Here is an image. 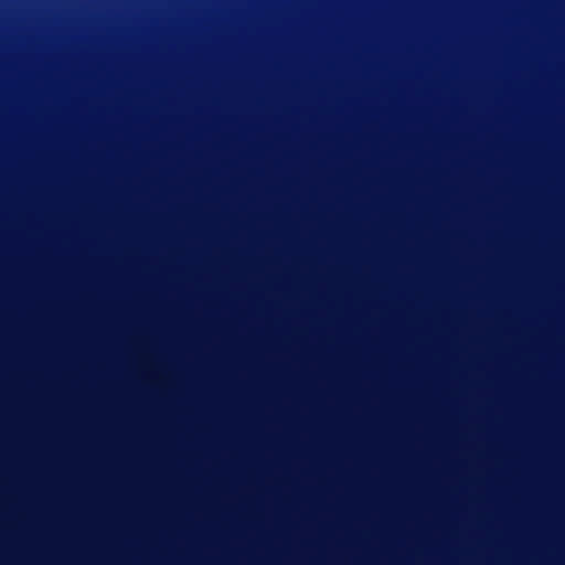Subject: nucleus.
<instances>
[{
	"label": "nucleus",
	"instance_id": "7ed1b4c3",
	"mask_svg": "<svg viewBox=\"0 0 565 565\" xmlns=\"http://www.w3.org/2000/svg\"><path fill=\"white\" fill-rule=\"evenodd\" d=\"M370 255H565V249H355V380L358 379V268ZM355 393L358 390L355 388ZM358 394H355V405ZM355 471H358V415L355 414Z\"/></svg>",
	"mask_w": 565,
	"mask_h": 565
},
{
	"label": "nucleus",
	"instance_id": "f257e3e1",
	"mask_svg": "<svg viewBox=\"0 0 565 565\" xmlns=\"http://www.w3.org/2000/svg\"><path fill=\"white\" fill-rule=\"evenodd\" d=\"M129 255H338L343 264V471H353V249H129Z\"/></svg>",
	"mask_w": 565,
	"mask_h": 565
},
{
	"label": "nucleus",
	"instance_id": "f03ea898",
	"mask_svg": "<svg viewBox=\"0 0 565 565\" xmlns=\"http://www.w3.org/2000/svg\"><path fill=\"white\" fill-rule=\"evenodd\" d=\"M131 247H353V25H343V235L334 243H131Z\"/></svg>",
	"mask_w": 565,
	"mask_h": 565
},
{
	"label": "nucleus",
	"instance_id": "39448f33",
	"mask_svg": "<svg viewBox=\"0 0 565 565\" xmlns=\"http://www.w3.org/2000/svg\"><path fill=\"white\" fill-rule=\"evenodd\" d=\"M313 220L318 221V222H321L322 221V215L321 214H317L313 216Z\"/></svg>",
	"mask_w": 565,
	"mask_h": 565
},
{
	"label": "nucleus",
	"instance_id": "20e7f679",
	"mask_svg": "<svg viewBox=\"0 0 565 565\" xmlns=\"http://www.w3.org/2000/svg\"><path fill=\"white\" fill-rule=\"evenodd\" d=\"M355 247H565V243H366L358 228V202L355 201Z\"/></svg>",
	"mask_w": 565,
	"mask_h": 565
}]
</instances>
